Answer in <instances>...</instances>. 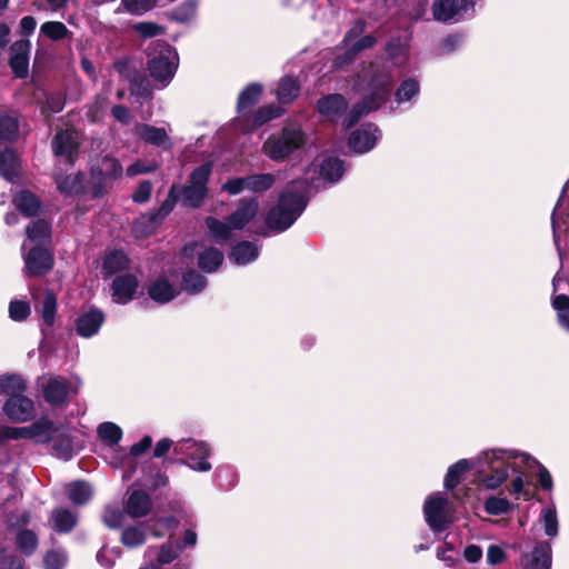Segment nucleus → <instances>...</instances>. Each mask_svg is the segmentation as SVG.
Segmentation results:
<instances>
[{
    "instance_id": "obj_1",
    "label": "nucleus",
    "mask_w": 569,
    "mask_h": 569,
    "mask_svg": "<svg viewBox=\"0 0 569 569\" xmlns=\"http://www.w3.org/2000/svg\"><path fill=\"white\" fill-rule=\"evenodd\" d=\"M356 89L363 99L355 104L343 119V126L350 128L362 117L385 104L393 87L392 70L380 62L363 63L357 76Z\"/></svg>"
},
{
    "instance_id": "obj_2",
    "label": "nucleus",
    "mask_w": 569,
    "mask_h": 569,
    "mask_svg": "<svg viewBox=\"0 0 569 569\" xmlns=\"http://www.w3.org/2000/svg\"><path fill=\"white\" fill-rule=\"evenodd\" d=\"M481 475V482L487 489L499 488L509 477L510 470H518V461L531 468L536 459L531 456L511 449H488L475 459Z\"/></svg>"
},
{
    "instance_id": "obj_3",
    "label": "nucleus",
    "mask_w": 569,
    "mask_h": 569,
    "mask_svg": "<svg viewBox=\"0 0 569 569\" xmlns=\"http://www.w3.org/2000/svg\"><path fill=\"white\" fill-rule=\"evenodd\" d=\"M308 183L302 180L292 181L280 193L278 203L272 207L267 217V228L274 232L289 229L302 214L308 204Z\"/></svg>"
},
{
    "instance_id": "obj_4",
    "label": "nucleus",
    "mask_w": 569,
    "mask_h": 569,
    "mask_svg": "<svg viewBox=\"0 0 569 569\" xmlns=\"http://www.w3.org/2000/svg\"><path fill=\"white\" fill-rule=\"evenodd\" d=\"M308 140L309 136L301 126L288 122L280 132L268 137L263 142L262 151L272 161L280 162L302 149Z\"/></svg>"
},
{
    "instance_id": "obj_5",
    "label": "nucleus",
    "mask_w": 569,
    "mask_h": 569,
    "mask_svg": "<svg viewBox=\"0 0 569 569\" xmlns=\"http://www.w3.org/2000/svg\"><path fill=\"white\" fill-rule=\"evenodd\" d=\"M173 452L181 458L177 462L196 472H209L212 469L210 458L213 453L212 446L194 438H182L173 446Z\"/></svg>"
},
{
    "instance_id": "obj_6",
    "label": "nucleus",
    "mask_w": 569,
    "mask_h": 569,
    "mask_svg": "<svg viewBox=\"0 0 569 569\" xmlns=\"http://www.w3.org/2000/svg\"><path fill=\"white\" fill-rule=\"evenodd\" d=\"M179 64L176 49L166 42H157L156 53L149 59L148 69L151 78L167 87L173 79Z\"/></svg>"
},
{
    "instance_id": "obj_7",
    "label": "nucleus",
    "mask_w": 569,
    "mask_h": 569,
    "mask_svg": "<svg viewBox=\"0 0 569 569\" xmlns=\"http://www.w3.org/2000/svg\"><path fill=\"white\" fill-rule=\"evenodd\" d=\"M211 163L197 167L190 174L189 183L180 187V201L183 206L198 208L207 196V183L211 174Z\"/></svg>"
},
{
    "instance_id": "obj_8",
    "label": "nucleus",
    "mask_w": 569,
    "mask_h": 569,
    "mask_svg": "<svg viewBox=\"0 0 569 569\" xmlns=\"http://www.w3.org/2000/svg\"><path fill=\"white\" fill-rule=\"evenodd\" d=\"M427 525L435 532L445 531L452 522L450 502L443 492H436L428 497L423 506Z\"/></svg>"
},
{
    "instance_id": "obj_9",
    "label": "nucleus",
    "mask_w": 569,
    "mask_h": 569,
    "mask_svg": "<svg viewBox=\"0 0 569 569\" xmlns=\"http://www.w3.org/2000/svg\"><path fill=\"white\" fill-rule=\"evenodd\" d=\"M478 0H433L432 18L442 23H457L475 13Z\"/></svg>"
},
{
    "instance_id": "obj_10",
    "label": "nucleus",
    "mask_w": 569,
    "mask_h": 569,
    "mask_svg": "<svg viewBox=\"0 0 569 569\" xmlns=\"http://www.w3.org/2000/svg\"><path fill=\"white\" fill-rule=\"evenodd\" d=\"M80 143L81 138L77 130H60L52 138V152L60 162L73 164L79 156Z\"/></svg>"
},
{
    "instance_id": "obj_11",
    "label": "nucleus",
    "mask_w": 569,
    "mask_h": 569,
    "mask_svg": "<svg viewBox=\"0 0 569 569\" xmlns=\"http://www.w3.org/2000/svg\"><path fill=\"white\" fill-rule=\"evenodd\" d=\"M41 390L44 400L49 405L61 407L67 403L71 387L66 378L61 376H50L42 378Z\"/></svg>"
},
{
    "instance_id": "obj_12",
    "label": "nucleus",
    "mask_w": 569,
    "mask_h": 569,
    "mask_svg": "<svg viewBox=\"0 0 569 569\" xmlns=\"http://www.w3.org/2000/svg\"><path fill=\"white\" fill-rule=\"evenodd\" d=\"M24 269L23 272L27 277H40L53 267L52 254L39 247L32 248L28 253L23 254Z\"/></svg>"
},
{
    "instance_id": "obj_13",
    "label": "nucleus",
    "mask_w": 569,
    "mask_h": 569,
    "mask_svg": "<svg viewBox=\"0 0 569 569\" xmlns=\"http://www.w3.org/2000/svg\"><path fill=\"white\" fill-rule=\"evenodd\" d=\"M551 218L555 243L559 248L560 232L563 231L569 236V180L562 188Z\"/></svg>"
},
{
    "instance_id": "obj_14",
    "label": "nucleus",
    "mask_w": 569,
    "mask_h": 569,
    "mask_svg": "<svg viewBox=\"0 0 569 569\" xmlns=\"http://www.w3.org/2000/svg\"><path fill=\"white\" fill-rule=\"evenodd\" d=\"M380 139V130L373 123H367L352 131L348 139L349 147L357 153H366L375 148Z\"/></svg>"
},
{
    "instance_id": "obj_15",
    "label": "nucleus",
    "mask_w": 569,
    "mask_h": 569,
    "mask_svg": "<svg viewBox=\"0 0 569 569\" xmlns=\"http://www.w3.org/2000/svg\"><path fill=\"white\" fill-rule=\"evenodd\" d=\"M139 280L136 274L122 273L117 276L111 283L112 301L118 305H127L133 300Z\"/></svg>"
},
{
    "instance_id": "obj_16",
    "label": "nucleus",
    "mask_w": 569,
    "mask_h": 569,
    "mask_svg": "<svg viewBox=\"0 0 569 569\" xmlns=\"http://www.w3.org/2000/svg\"><path fill=\"white\" fill-rule=\"evenodd\" d=\"M522 569H550L551 568V542H537L530 551L521 557Z\"/></svg>"
},
{
    "instance_id": "obj_17",
    "label": "nucleus",
    "mask_w": 569,
    "mask_h": 569,
    "mask_svg": "<svg viewBox=\"0 0 569 569\" xmlns=\"http://www.w3.org/2000/svg\"><path fill=\"white\" fill-rule=\"evenodd\" d=\"M3 411L7 417L16 422H24L32 418L34 406L33 401L22 395L9 397L3 405Z\"/></svg>"
},
{
    "instance_id": "obj_18",
    "label": "nucleus",
    "mask_w": 569,
    "mask_h": 569,
    "mask_svg": "<svg viewBox=\"0 0 569 569\" xmlns=\"http://www.w3.org/2000/svg\"><path fill=\"white\" fill-rule=\"evenodd\" d=\"M104 322L102 310L90 307L83 310L76 320V331L82 338H91L97 335Z\"/></svg>"
},
{
    "instance_id": "obj_19",
    "label": "nucleus",
    "mask_w": 569,
    "mask_h": 569,
    "mask_svg": "<svg viewBox=\"0 0 569 569\" xmlns=\"http://www.w3.org/2000/svg\"><path fill=\"white\" fill-rule=\"evenodd\" d=\"M116 70L130 83V93L141 99L151 97V88L148 80L140 73L132 71L126 61H117Z\"/></svg>"
},
{
    "instance_id": "obj_20",
    "label": "nucleus",
    "mask_w": 569,
    "mask_h": 569,
    "mask_svg": "<svg viewBox=\"0 0 569 569\" xmlns=\"http://www.w3.org/2000/svg\"><path fill=\"white\" fill-rule=\"evenodd\" d=\"M31 43L27 39H21L11 46V57L9 64L18 78H26L29 73V58Z\"/></svg>"
},
{
    "instance_id": "obj_21",
    "label": "nucleus",
    "mask_w": 569,
    "mask_h": 569,
    "mask_svg": "<svg viewBox=\"0 0 569 569\" xmlns=\"http://www.w3.org/2000/svg\"><path fill=\"white\" fill-rule=\"evenodd\" d=\"M259 211V201L257 198H247L239 201V207L229 217L228 221L233 229L242 230Z\"/></svg>"
},
{
    "instance_id": "obj_22",
    "label": "nucleus",
    "mask_w": 569,
    "mask_h": 569,
    "mask_svg": "<svg viewBox=\"0 0 569 569\" xmlns=\"http://www.w3.org/2000/svg\"><path fill=\"white\" fill-rule=\"evenodd\" d=\"M348 102L340 93H330L316 103L317 111L328 120H336L347 109Z\"/></svg>"
},
{
    "instance_id": "obj_23",
    "label": "nucleus",
    "mask_w": 569,
    "mask_h": 569,
    "mask_svg": "<svg viewBox=\"0 0 569 569\" xmlns=\"http://www.w3.org/2000/svg\"><path fill=\"white\" fill-rule=\"evenodd\" d=\"M124 508L131 518H142L151 511L152 501L146 491L133 490L129 495Z\"/></svg>"
},
{
    "instance_id": "obj_24",
    "label": "nucleus",
    "mask_w": 569,
    "mask_h": 569,
    "mask_svg": "<svg viewBox=\"0 0 569 569\" xmlns=\"http://www.w3.org/2000/svg\"><path fill=\"white\" fill-rule=\"evenodd\" d=\"M148 295L153 301L163 305L173 300L178 290L164 276H160L148 286Z\"/></svg>"
},
{
    "instance_id": "obj_25",
    "label": "nucleus",
    "mask_w": 569,
    "mask_h": 569,
    "mask_svg": "<svg viewBox=\"0 0 569 569\" xmlns=\"http://www.w3.org/2000/svg\"><path fill=\"white\" fill-rule=\"evenodd\" d=\"M345 162L337 157H328L319 164V178L325 182H338L345 174Z\"/></svg>"
},
{
    "instance_id": "obj_26",
    "label": "nucleus",
    "mask_w": 569,
    "mask_h": 569,
    "mask_svg": "<svg viewBox=\"0 0 569 569\" xmlns=\"http://www.w3.org/2000/svg\"><path fill=\"white\" fill-rule=\"evenodd\" d=\"M141 139L146 142L169 150L172 146L171 140L164 128H158L150 124H140L137 128Z\"/></svg>"
},
{
    "instance_id": "obj_27",
    "label": "nucleus",
    "mask_w": 569,
    "mask_h": 569,
    "mask_svg": "<svg viewBox=\"0 0 569 569\" xmlns=\"http://www.w3.org/2000/svg\"><path fill=\"white\" fill-rule=\"evenodd\" d=\"M259 251L256 243L241 241L232 248L229 258L237 266H246L257 260Z\"/></svg>"
},
{
    "instance_id": "obj_28",
    "label": "nucleus",
    "mask_w": 569,
    "mask_h": 569,
    "mask_svg": "<svg viewBox=\"0 0 569 569\" xmlns=\"http://www.w3.org/2000/svg\"><path fill=\"white\" fill-rule=\"evenodd\" d=\"M34 310L40 315L42 321L48 327H52L54 325L58 310L56 295L50 290L44 291L42 300L34 302Z\"/></svg>"
},
{
    "instance_id": "obj_29",
    "label": "nucleus",
    "mask_w": 569,
    "mask_h": 569,
    "mask_svg": "<svg viewBox=\"0 0 569 569\" xmlns=\"http://www.w3.org/2000/svg\"><path fill=\"white\" fill-rule=\"evenodd\" d=\"M52 528L60 533L70 532L78 522V515L67 508H56L51 512Z\"/></svg>"
},
{
    "instance_id": "obj_30",
    "label": "nucleus",
    "mask_w": 569,
    "mask_h": 569,
    "mask_svg": "<svg viewBox=\"0 0 569 569\" xmlns=\"http://www.w3.org/2000/svg\"><path fill=\"white\" fill-rule=\"evenodd\" d=\"M274 93L280 104H290L300 93V83L297 78L283 77L280 79Z\"/></svg>"
},
{
    "instance_id": "obj_31",
    "label": "nucleus",
    "mask_w": 569,
    "mask_h": 569,
    "mask_svg": "<svg viewBox=\"0 0 569 569\" xmlns=\"http://www.w3.org/2000/svg\"><path fill=\"white\" fill-rule=\"evenodd\" d=\"M206 227L208 228L211 237L218 244H226L232 239L233 227L228 221L218 220L213 217H207L204 220Z\"/></svg>"
},
{
    "instance_id": "obj_32",
    "label": "nucleus",
    "mask_w": 569,
    "mask_h": 569,
    "mask_svg": "<svg viewBox=\"0 0 569 569\" xmlns=\"http://www.w3.org/2000/svg\"><path fill=\"white\" fill-rule=\"evenodd\" d=\"M420 94V82L416 78H407L400 82L395 91V100L398 104H412Z\"/></svg>"
},
{
    "instance_id": "obj_33",
    "label": "nucleus",
    "mask_w": 569,
    "mask_h": 569,
    "mask_svg": "<svg viewBox=\"0 0 569 569\" xmlns=\"http://www.w3.org/2000/svg\"><path fill=\"white\" fill-rule=\"evenodd\" d=\"M475 467L476 461L471 459H460L451 465L445 476V488L448 490L456 488L461 482L463 475Z\"/></svg>"
},
{
    "instance_id": "obj_34",
    "label": "nucleus",
    "mask_w": 569,
    "mask_h": 569,
    "mask_svg": "<svg viewBox=\"0 0 569 569\" xmlns=\"http://www.w3.org/2000/svg\"><path fill=\"white\" fill-rule=\"evenodd\" d=\"M18 163L14 151L9 146L0 142V176L13 182L17 177Z\"/></svg>"
},
{
    "instance_id": "obj_35",
    "label": "nucleus",
    "mask_w": 569,
    "mask_h": 569,
    "mask_svg": "<svg viewBox=\"0 0 569 569\" xmlns=\"http://www.w3.org/2000/svg\"><path fill=\"white\" fill-rule=\"evenodd\" d=\"M30 437L38 443H44L53 439L59 428L49 419L41 418L29 426Z\"/></svg>"
},
{
    "instance_id": "obj_36",
    "label": "nucleus",
    "mask_w": 569,
    "mask_h": 569,
    "mask_svg": "<svg viewBox=\"0 0 569 569\" xmlns=\"http://www.w3.org/2000/svg\"><path fill=\"white\" fill-rule=\"evenodd\" d=\"M66 492L73 505L82 506L92 498L93 489L90 483L77 480L66 485Z\"/></svg>"
},
{
    "instance_id": "obj_37",
    "label": "nucleus",
    "mask_w": 569,
    "mask_h": 569,
    "mask_svg": "<svg viewBox=\"0 0 569 569\" xmlns=\"http://www.w3.org/2000/svg\"><path fill=\"white\" fill-rule=\"evenodd\" d=\"M129 267V258L122 251H112L104 257L102 266V276L110 278Z\"/></svg>"
},
{
    "instance_id": "obj_38",
    "label": "nucleus",
    "mask_w": 569,
    "mask_h": 569,
    "mask_svg": "<svg viewBox=\"0 0 569 569\" xmlns=\"http://www.w3.org/2000/svg\"><path fill=\"white\" fill-rule=\"evenodd\" d=\"M17 209L27 217L36 216L40 210L39 199L29 190H21L12 199Z\"/></svg>"
},
{
    "instance_id": "obj_39",
    "label": "nucleus",
    "mask_w": 569,
    "mask_h": 569,
    "mask_svg": "<svg viewBox=\"0 0 569 569\" xmlns=\"http://www.w3.org/2000/svg\"><path fill=\"white\" fill-rule=\"evenodd\" d=\"M54 181L58 190L64 194H78L83 190L81 173L62 174L56 172Z\"/></svg>"
},
{
    "instance_id": "obj_40",
    "label": "nucleus",
    "mask_w": 569,
    "mask_h": 569,
    "mask_svg": "<svg viewBox=\"0 0 569 569\" xmlns=\"http://www.w3.org/2000/svg\"><path fill=\"white\" fill-rule=\"evenodd\" d=\"M224 256L217 248L209 247L198 256V266L204 272H214L222 264Z\"/></svg>"
},
{
    "instance_id": "obj_41",
    "label": "nucleus",
    "mask_w": 569,
    "mask_h": 569,
    "mask_svg": "<svg viewBox=\"0 0 569 569\" xmlns=\"http://www.w3.org/2000/svg\"><path fill=\"white\" fill-rule=\"evenodd\" d=\"M377 40L371 34H366L356 41L342 56H338L335 60V64L342 67L343 64L352 61L358 53H360L365 49L372 48L376 44Z\"/></svg>"
},
{
    "instance_id": "obj_42",
    "label": "nucleus",
    "mask_w": 569,
    "mask_h": 569,
    "mask_svg": "<svg viewBox=\"0 0 569 569\" xmlns=\"http://www.w3.org/2000/svg\"><path fill=\"white\" fill-rule=\"evenodd\" d=\"M386 52L395 66H403L409 59L408 43L400 38H391L386 46Z\"/></svg>"
},
{
    "instance_id": "obj_43",
    "label": "nucleus",
    "mask_w": 569,
    "mask_h": 569,
    "mask_svg": "<svg viewBox=\"0 0 569 569\" xmlns=\"http://www.w3.org/2000/svg\"><path fill=\"white\" fill-rule=\"evenodd\" d=\"M27 390L26 380L19 375H3L0 377V393H6L9 397L14 395H22Z\"/></svg>"
},
{
    "instance_id": "obj_44",
    "label": "nucleus",
    "mask_w": 569,
    "mask_h": 569,
    "mask_svg": "<svg viewBox=\"0 0 569 569\" xmlns=\"http://www.w3.org/2000/svg\"><path fill=\"white\" fill-rule=\"evenodd\" d=\"M262 92V86L259 83H251L247 86L239 94L238 111L244 112L254 106Z\"/></svg>"
},
{
    "instance_id": "obj_45",
    "label": "nucleus",
    "mask_w": 569,
    "mask_h": 569,
    "mask_svg": "<svg viewBox=\"0 0 569 569\" xmlns=\"http://www.w3.org/2000/svg\"><path fill=\"white\" fill-rule=\"evenodd\" d=\"M146 541V529L142 523L128 526L122 530L121 542L128 548H137Z\"/></svg>"
},
{
    "instance_id": "obj_46",
    "label": "nucleus",
    "mask_w": 569,
    "mask_h": 569,
    "mask_svg": "<svg viewBox=\"0 0 569 569\" xmlns=\"http://www.w3.org/2000/svg\"><path fill=\"white\" fill-rule=\"evenodd\" d=\"M247 190L254 193H263L270 190L276 183V176L272 173H259L247 177Z\"/></svg>"
},
{
    "instance_id": "obj_47",
    "label": "nucleus",
    "mask_w": 569,
    "mask_h": 569,
    "mask_svg": "<svg viewBox=\"0 0 569 569\" xmlns=\"http://www.w3.org/2000/svg\"><path fill=\"white\" fill-rule=\"evenodd\" d=\"M52 452L56 457L62 460H70L73 456L72 441L69 435L60 432L57 437L53 436Z\"/></svg>"
},
{
    "instance_id": "obj_48",
    "label": "nucleus",
    "mask_w": 569,
    "mask_h": 569,
    "mask_svg": "<svg viewBox=\"0 0 569 569\" xmlns=\"http://www.w3.org/2000/svg\"><path fill=\"white\" fill-rule=\"evenodd\" d=\"M182 289L189 295L200 293L207 286V279L199 272L190 270L182 277Z\"/></svg>"
},
{
    "instance_id": "obj_49",
    "label": "nucleus",
    "mask_w": 569,
    "mask_h": 569,
    "mask_svg": "<svg viewBox=\"0 0 569 569\" xmlns=\"http://www.w3.org/2000/svg\"><path fill=\"white\" fill-rule=\"evenodd\" d=\"M198 3L199 0H184L171 11L170 18L179 23L189 22L196 17Z\"/></svg>"
},
{
    "instance_id": "obj_50",
    "label": "nucleus",
    "mask_w": 569,
    "mask_h": 569,
    "mask_svg": "<svg viewBox=\"0 0 569 569\" xmlns=\"http://www.w3.org/2000/svg\"><path fill=\"white\" fill-rule=\"evenodd\" d=\"M97 432L99 438L109 446L119 443L122 438L121 428L110 421L100 423L97 428Z\"/></svg>"
},
{
    "instance_id": "obj_51",
    "label": "nucleus",
    "mask_w": 569,
    "mask_h": 569,
    "mask_svg": "<svg viewBox=\"0 0 569 569\" xmlns=\"http://www.w3.org/2000/svg\"><path fill=\"white\" fill-rule=\"evenodd\" d=\"M539 521L542 525L543 531L548 537H556L558 535V517L553 506H548L542 509Z\"/></svg>"
},
{
    "instance_id": "obj_52",
    "label": "nucleus",
    "mask_w": 569,
    "mask_h": 569,
    "mask_svg": "<svg viewBox=\"0 0 569 569\" xmlns=\"http://www.w3.org/2000/svg\"><path fill=\"white\" fill-rule=\"evenodd\" d=\"M178 201H180V186L173 184L169 190L168 198L157 210L156 214L152 217V220L158 221L166 218L173 210L174 204Z\"/></svg>"
},
{
    "instance_id": "obj_53",
    "label": "nucleus",
    "mask_w": 569,
    "mask_h": 569,
    "mask_svg": "<svg viewBox=\"0 0 569 569\" xmlns=\"http://www.w3.org/2000/svg\"><path fill=\"white\" fill-rule=\"evenodd\" d=\"M18 548L27 556L33 553L38 547L37 535L32 530L23 529L17 533Z\"/></svg>"
},
{
    "instance_id": "obj_54",
    "label": "nucleus",
    "mask_w": 569,
    "mask_h": 569,
    "mask_svg": "<svg viewBox=\"0 0 569 569\" xmlns=\"http://www.w3.org/2000/svg\"><path fill=\"white\" fill-rule=\"evenodd\" d=\"M40 32L53 41H59L70 33L64 23L60 21H48L41 24Z\"/></svg>"
},
{
    "instance_id": "obj_55",
    "label": "nucleus",
    "mask_w": 569,
    "mask_h": 569,
    "mask_svg": "<svg viewBox=\"0 0 569 569\" xmlns=\"http://www.w3.org/2000/svg\"><path fill=\"white\" fill-rule=\"evenodd\" d=\"M123 168L117 158L106 156L100 162V173L104 179H117L122 176Z\"/></svg>"
},
{
    "instance_id": "obj_56",
    "label": "nucleus",
    "mask_w": 569,
    "mask_h": 569,
    "mask_svg": "<svg viewBox=\"0 0 569 569\" xmlns=\"http://www.w3.org/2000/svg\"><path fill=\"white\" fill-rule=\"evenodd\" d=\"M51 228L46 220H37L32 226L27 227L28 239L36 242H43L50 238Z\"/></svg>"
},
{
    "instance_id": "obj_57",
    "label": "nucleus",
    "mask_w": 569,
    "mask_h": 569,
    "mask_svg": "<svg viewBox=\"0 0 569 569\" xmlns=\"http://www.w3.org/2000/svg\"><path fill=\"white\" fill-rule=\"evenodd\" d=\"M483 507L487 513L499 516L508 513L511 510L512 505L506 498L491 496L485 501Z\"/></svg>"
},
{
    "instance_id": "obj_58",
    "label": "nucleus",
    "mask_w": 569,
    "mask_h": 569,
    "mask_svg": "<svg viewBox=\"0 0 569 569\" xmlns=\"http://www.w3.org/2000/svg\"><path fill=\"white\" fill-rule=\"evenodd\" d=\"M18 130L19 124L16 118L10 116H0V140H14L18 134Z\"/></svg>"
},
{
    "instance_id": "obj_59",
    "label": "nucleus",
    "mask_w": 569,
    "mask_h": 569,
    "mask_svg": "<svg viewBox=\"0 0 569 569\" xmlns=\"http://www.w3.org/2000/svg\"><path fill=\"white\" fill-rule=\"evenodd\" d=\"M31 313V307L29 302L23 300H12L9 303V317L13 321H24Z\"/></svg>"
},
{
    "instance_id": "obj_60",
    "label": "nucleus",
    "mask_w": 569,
    "mask_h": 569,
    "mask_svg": "<svg viewBox=\"0 0 569 569\" xmlns=\"http://www.w3.org/2000/svg\"><path fill=\"white\" fill-rule=\"evenodd\" d=\"M124 518H126L124 511L120 510L119 508L110 507V506L104 508V511L102 515L103 523L110 529L119 528L122 525Z\"/></svg>"
},
{
    "instance_id": "obj_61",
    "label": "nucleus",
    "mask_w": 569,
    "mask_h": 569,
    "mask_svg": "<svg viewBox=\"0 0 569 569\" xmlns=\"http://www.w3.org/2000/svg\"><path fill=\"white\" fill-rule=\"evenodd\" d=\"M284 112L280 106L270 104L260 108L254 114V126H261L264 122L280 117Z\"/></svg>"
},
{
    "instance_id": "obj_62",
    "label": "nucleus",
    "mask_w": 569,
    "mask_h": 569,
    "mask_svg": "<svg viewBox=\"0 0 569 569\" xmlns=\"http://www.w3.org/2000/svg\"><path fill=\"white\" fill-rule=\"evenodd\" d=\"M43 562L46 569H62L67 562V555L62 550H50L46 553Z\"/></svg>"
},
{
    "instance_id": "obj_63",
    "label": "nucleus",
    "mask_w": 569,
    "mask_h": 569,
    "mask_svg": "<svg viewBox=\"0 0 569 569\" xmlns=\"http://www.w3.org/2000/svg\"><path fill=\"white\" fill-rule=\"evenodd\" d=\"M528 469L525 468V465L518 461V470L513 471L517 476L511 482V490L510 492L516 496V498H519L521 495L528 496V492L525 490V472Z\"/></svg>"
},
{
    "instance_id": "obj_64",
    "label": "nucleus",
    "mask_w": 569,
    "mask_h": 569,
    "mask_svg": "<svg viewBox=\"0 0 569 569\" xmlns=\"http://www.w3.org/2000/svg\"><path fill=\"white\" fill-rule=\"evenodd\" d=\"M134 30L142 37V38H152L159 34H162L164 32V29L154 23L149 21L138 22L134 26Z\"/></svg>"
}]
</instances>
